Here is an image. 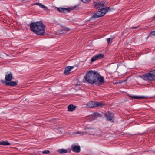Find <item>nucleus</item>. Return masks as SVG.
Masks as SVG:
<instances>
[{
    "instance_id": "21",
    "label": "nucleus",
    "mask_w": 155,
    "mask_h": 155,
    "mask_svg": "<svg viewBox=\"0 0 155 155\" xmlns=\"http://www.w3.org/2000/svg\"><path fill=\"white\" fill-rule=\"evenodd\" d=\"M113 38H109L107 39V42L108 44H110L112 43V41Z\"/></svg>"
},
{
    "instance_id": "5",
    "label": "nucleus",
    "mask_w": 155,
    "mask_h": 155,
    "mask_svg": "<svg viewBox=\"0 0 155 155\" xmlns=\"http://www.w3.org/2000/svg\"><path fill=\"white\" fill-rule=\"evenodd\" d=\"M104 4L105 2L104 1H98L97 2H94L93 5L98 10H102L105 8H104Z\"/></svg>"
},
{
    "instance_id": "4",
    "label": "nucleus",
    "mask_w": 155,
    "mask_h": 155,
    "mask_svg": "<svg viewBox=\"0 0 155 155\" xmlns=\"http://www.w3.org/2000/svg\"><path fill=\"white\" fill-rule=\"evenodd\" d=\"M143 78L147 81H151L155 79V69L143 75Z\"/></svg>"
},
{
    "instance_id": "11",
    "label": "nucleus",
    "mask_w": 155,
    "mask_h": 155,
    "mask_svg": "<svg viewBox=\"0 0 155 155\" xmlns=\"http://www.w3.org/2000/svg\"><path fill=\"white\" fill-rule=\"evenodd\" d=\"M104 55L103 54H99L93 56L91 59V61L93 62L95 61L100 59L104 57Z\"/></svg>"
},
{
    "instance_id": "26",
    "label": "nucleus",
    "mask_w": 155,
    "mask_h": 155,
    "mask_svg": "<svg viewBox=\"0 0 155 155\" xmlns=\"http://www.w3.org/2000/svg\"><path fill=\"white\" fill-rule=\"evenodd\" d=\"M138 28V27H131V28H130L131 29H136V28Z\"/></svg>"
},
{
    "instance_id": "20",
    "label": "nucleus",
    "mask_w": 155,
    "mask_h": 155,
    "mask_svg": "<svg viewBox=\"0 0 155 155\" xmlns=\"http://www.w3.org/2000/svg\"><path fill=\"white\" fill-rule=\"evenodd\" d=\"M58 152L60 154L65 153H67V150L64 149H61L58 150Z\"/></svg>"
},
{
    "instance_id": "3",
    "label": "nucleus",
    "mask_w": 155,
    "mask_h": 155,
    "mask_svg": "<svg viewBox=\"0 0 155 155\" xmlns=\"http://www.w3.org/2000/svg\"><path fill=\"white\" fill-rule=\"evenodd\" d=\"M99 10L93 15L92 18H95L102 17L107 13L109 10H110V9L109 7H106L102 9V10Z\"/></svg>"
},
{
    "instance_id": "10",
    "label": "nucleus",
    "mask_w": 155,
    "mask_h": 155,
    "mask_svg": "<svg viewBox=\"0 0 155 155\" xmlns=\"http://www.w3.org/2000/svg\"><path fill=\"white\" fill-rule=\"evenodd\" d=\"M2 82L4 84H5L8 86H15L17 84V82L15 81H11L10 82H7L6 81L2 80Z\"/></svg>"
},
{
    "instance_id": "24",
    "label": "nucleus",
    "mask_w": 155,
    "mask_h": 155,
    "mask_svg": "<svg viewBox=\"0 0 155 155\" xmlns=\"http://www.w3.org/2000/svg\"><path fill=\"white\" fill-rule=\"evenodd\" d=\"M82 2L84 3H87L90 2V0H81Z\"/></svg>"
},
{
    "instance_id": "12",
    "label": "nucleus",
    "mask_w": 155,
    "mask_h": 155,
    "mask_svg": "<svg viewBox=\"0 0 155 155\" xmlns=\"http://www.w3.org/2000/svg\"><path fill=\"white\" fill-rule=\"evenodd\" d=\"M74 68L73 66H68L65 68L64 73L65 75H68L70 73L71 70Z\"/></svg>"
},
{
    "instance_id": "19",
    "label": "nucleus",
    "mask_w": 155,
    "mask_h": 155,
    "mask_svg": "<svg viewBox=\"0 0 155 155\" xmlns=\"http://www.w3.org/2000/svg\"><path fill=\"white\" fill-rule=\"evenodd\" d=\"M0 145H2L4 146H9L10 143L7 141H2L0 142Z\"/></svg>"
},
{
    "instance_id": "23",
    "label": "nucleus",
    "mask_w": 155,
    "mask_h": 155,
    "mask_svg": "<svg viewBox=\"0 0 155 155\" xmlns=\"http://www.w3.org/2000/svg\"><path fill=\"white\" fill-rule=\"evenodd\" d=\"M152 36H155V30L154 31H152L150 34L149 36L151 37Z\"/></svg>"
},
{
    "instance_id": "22",
    "label": "nucleus",
    "mask_w": 155,
    "mask_h": 155,
    "mask_svg": "<svg viewBox=\"0 0 155 155\" xmlns=\"http://www.w3.org/2000/svg\"><path fill=\"white\" fill-rule=\"evenodd\" d=\"M50 151L48 150L43 151H42V153L44 154H48L50 153Z\"/></svg>"
},
{
    "instance_id": "15",
    "label": "nucleus",
    "mask_w": 155,
    "mask_h": 155,
    "mask_svg": "<svg viewBox=\"0 0 155 155\" xmlns=\"http://www.w3.org/2000/svg\"><path fill=\"white\" fill-rule=\"evenodd\" d=\"M72 150L75 152L79 153L80 151V147L79 146H72Z\"/></svg>"
},
{
    "instance_id": "13",
    "label": "nucleus",
    "mask_w": 155,
    "mask_h": 155,
    "mask_svg": "<svg viewBox=\"0 0 155 155\" xmlns=\"http://www.w3.org/2000/svg\"><path fill=\"white\" fill-rule=\"evenodd\" d=\"M12 75L11 73L8 74H7L5 75V81L7 82L10 81L12 80Z\"/></svg>"
},
{
    "instance_id": "7",
    "label": "nucleus",
    "mask_w": 155,
    "mask_h": 155,
    "mask_svg": "<svg viewBox=\"0 0 155 155\" xmlns=\"http://www.w3.org/2000/svg\"><path fill=\"white\" fill-rule=\"evenodd\" d=\"M95 131L96 130L94 128H92L90 129L89 131L88 132H83L80 131L74 132L73 133V134L74 135L80 134L81 135H83L86 134H89L93 135L94 134Z\"/></svg>"
},
{
    "instance_id": "17",
    "label": "nucleus",
    "mask_w": 155,
    "mask_h": 155,
    "mask_svg": "<svg viewBox=\"0 0 155 155\" xmlns=\"http://www.w3.org/2000/svg\"><path fill=\"white\" fill-rule=\"evenodd\" d=\"M99 115V114L97 112H94L91 115H90V118L91 119V120H95Z\"/></svg>"
},
{
    "instance_id": "18",
    "label": "nucleus",
    "mask_w": 155,
    "mask_h": 155,
    "mask_svg": "<svg viewBox=\"0 0 155 155\" xmlns=\"http://www.w3.org/2000/svg\"><path fill=\"white\" fill-rule=\"evenodd\" d=\"M76 108V106L73 104L69 105L68 107V110L69 111L72 112Z\"/></svg>"
},
{
    "instance_id": "8",
    "label": "nucleus",
    "mask_w": 155,
    "mask_h": 155,
    "mask_svg": "<svg viewBox=\"0 0 155 155\" xmlns=\"http://www.w3.org/2000/svg\"><path fill=\"white\" fill-rule=\"evenodd\" d=\"M105 115L108 120L111 123L114 122V114L113 113L108 112L106 113Z\"/></svg>"
},
{
    "instance_id": "16",
    "label": "nucleus",
    "mask_w": 155,
    "mask_h": 155,
    "mask_svg": "<svg viewBox=\"0 0 155 155\" xmlns=\"http://www.w3.org/2000/svg\"><path fill=\"white\" fill-rule=\"evenodd\" d=\"M129 96L132 98L134 99H139L140 98H147V96H137L134 95H130Z\"/></svg>"
},
{
    "instance_id": "25",
    "label": "nucleus",
    "mask_w": 155,
    "mask_h": 155,
    "mask_svg": "<svg viewBox=\"0 0 155 155\" xmlns=\"http://www.w3.org/2000/svg\"><path fill=\"white\" fill-rule=\"evenodd\" d=\"M64 29V30L65 31H69V29L68 28H65Z\"/></svg>"
},
{
    "instance_id": "14",
    "label": "nucleus",
    "mask_w": 155,
    "mask_h": 155,
    "mask_svg": "<svg viewBox=\"0 0 155 155\" xmlns=\"http://www.w3.org/2000/svg\"><path fill=\"white\" fill-rule=\"evenodd\" d=\"M33 5H38L41 8L43 9L45 11H47L49 10L47 7L44 5H43L41 3H34L33 4Z\"/></svg>"
},
{
    "instance_id": "27",
    "label": "nucleus",
    "mask_w": 155,
    "mask_h": 155,
    "mask_svg": "<svg viewBox=\"0 0 155 155\" xmlns=\"http://www.w3.org/2000/svg\"><path fill=\"white\" fill-rule=\"evenodd\" d=\"M153 21H155V16L153 17Z\"/></svg>"
},
{
    "instance_id": "6",
    "label": "nucleus",
    "mask_w": 155,
    "mask_h": 155,
    "mask_svg": "<svg viewBox=\"0 0 155 155\" xmlns=\"http://www.w3.org/2000/svg\"><path fill=\"white\" fill-rule=\"evenodd\" d=\"M104 105V104L101 102L97 101H89L87 104V106L89 107L92 108L97 107H101Z\"/></svg>"
},
{
    "instance_id": "2",
    "label": "nucleus",
    "mask_w": 155,
    "mask_h": 155,
    "mask_svg": "<svg viewBox=\"0 0 155 155\" xmlns=\"http://www.w3.org/2000/svg\"><path fill=\"white\" fill-rule=\"evenodd\" d=\"M30 30L39 35H43L45 33V25L41 21L32 22L30 24Z\"/></svg>"
},
{
    "instance_id": "1",
    "label": "nucleus",
    "mask_w": 155,
    "mask_h": 155,
    "mask_svg": "<svg viewBox=\"0 0 155 155\" xmlns=\"http://www.w3.org/2000/svg\"><path fill=\"white\" fill-rule=\"evenodd\" d=\"M84 78L88 83L98 86L104 84L105 82L104 77L101 75L95 70H91L87 72Z\"/></svg>"
},
{
    "instance_id": "9",
    "label": "nucleus",
    "mask_w": 155,
    "mask_h": 155,
    "mask_svg": "<svg viewBox=\"0 0 155 155\" xmlns=\"http://www.w3.org/2000/svg\"><path fill=\"white\" fill-rule=\"evenodd\" d=\"M76 6H74L72 7H70L69 8H57V10L61 12L66 13L67 12H69L70 11L74 9Z\"/></svg>"
}]
</instances>
